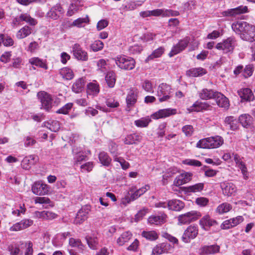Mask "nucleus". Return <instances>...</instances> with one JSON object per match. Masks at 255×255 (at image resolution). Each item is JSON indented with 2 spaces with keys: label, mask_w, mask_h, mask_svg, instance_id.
<instances>
[{
  "label": "nucleus",
  "mask_w": 255,
  "mask_h": 255,
  "mask_svg": "<svg viewBox=\"0 0 255 255\" xmlns=\"http://www.w3.org/2000/svg\"><path fill=\"white\" fill-rule=\"evenodd\" d=\"M150 187L148 185H146L144 187L136 190L134 193L130 195V198L132 200H134L139 197L141 195L143 194L146 191L148 190Z\"/></svg>",
  "instance_id": "nucleus-42"
},
{
  "label": "nucleus",
  "mask_w": 255,
  "mask_h": 255,
  "mask_svg": "<svg viewBox=\"0 0 255 255\" xmlns=\"http://www.w3.org/2000/svg\"><path fill=\"white\" fill-rule=\"evenodd\" d=\"M214 99L220 107L225 109L229 108L230 106L229 99L222 93L217 92Z\"/></svg>",
  "instance_id": "nucleus-18"
},
{
  "label": "nucleus",
  "mask_w": 255,
  "mask_h": 255,
  "mask_svg": "<svg viewBox=\"0 0 255 255\" xmlns=\"http://www.w3.org/2000/svg\"><path fill=\"white\" fill-rule=\"evenodd\" d=\"M88 22L89 19L87 16L85 18H79L73 21V25L80 27L82 26L83 23H86Z\"/></svg>",
  "instance_id": "nucleus-56"
},
{
  "label": "nucleus",
  "mask_w": 255,
  "mask_h": 255,
  "mask_svg": "<svg viewBox=\"0 0 255 255\" xmlns=\"http://www.w3.org/2000/svg\"><path fill=\"white\" fill-rule=\"evenodd\" d=\"M141 139V136L133 133L127 135L124 139V142L126 144H133L136 143V142H139Z\"/></svg>",
  "instance_id": "nucleus-28"
},
{
  "label": "nucleus",
  "mask_w": 255,
  "mask_h": 255,
  "mask_svg": "<svg viewBox=\"0 0 255 255\" xmlns=\"http://www.w3.org/2000/svg\"><path fill=\"white\" fill-rule=\"evenodd\" d=\"M206 73V71L203 68H191L186 71V75L189 77L202 76Z\"/></svg>",
  "instance_id": "nucleus-25"
},
{
  "label": "nucleus",
  "mask_w": 255,
  "mask_h": 255,
  "mask_svg": "<svg viewBox=\"0 0 255 255\" xmlns=\"http://www.w3.org/2000/svg\"><path fill=\"white\" fill-rule=\"evenodd\" d=\"M39 160L38 156L30 155L23 158L21 162V166L23 169H29L31 165L36 163Z\"/></svg>",
  "instance_id": "nucleus-15"
},
{
  "label": "nucleus",
  "mask_w": 255,
  "mask_h": 255,
  "mask_svg": "<svg viewBox=\"0 0 255 255\" xmlns=\"http://www.w3.org/2000/svg\"><path fill=\"white\" fill-rule=\"evenodd\" d=\"M99 86L97 83L91 82L87 85V92L88 94L96 95L99 93Z\"/></svg>",
  "instance_id": "nucleus-37"
},
{
  "label": "nucleus",
  "mask_w": 255,
  "mask_h": 255,
  "mask_svg": "<svg viewBox=\"0 0 255 255\" xmlns=\"http://www.w3.org/2000/svg\"><path fill=\"white\" fill-rule=\"evenodd\" d=\"M91 210L90 205H86L83 207L77 213L74 223L76 224H80L87 218L88 214Z\"/></svg>",
  "instance_id": "nucleus-9"
},
{
  "label": "nucleus",
  "mask_w": 255,
  "mask_h": 255,
  "mask_svg": "<svg viewBox=\"0 0 255 255\" xmlns=\"http://www.w3.org/2000/svg\"><path fill=\"white\" fill-rule=\"evenodd\" d=\"M198 234V230L197 227L190 226L185 231L182 240L184 243H189L191 239H194Z\"/></svg>",
  "instance_id": "nucleus-11"
},
{
  "label": "nucleus",
  "mask_w": 255,
  "mask_h": 255,
  "mask_svg": "<svg viewBox=\"0 0 255 255\" xmlns=\"http://www.w3.org/2000/svg\"><path fill=\"white\" fill-rule=\"evenodd\" d=\"M254 67L252 65H248L246 66L244 70V76L245 78L250 77L253 72Z\"/></svg>",
  "instance_id": "nucleus-58"
},
{
  "label": "nucleus",
  "mask_w": 255,
  "mask_h": 255,
  "mask_svg": "<svg viewBox=\"0 0 255 255\" xmlns=\"http://www.w3.org/2000/svg\"><path fill=\"white\" fill-rule=\"evenodd\" d=\"M162 237L173 244H178V241L177 239L167 233H163Z\"/></svg>",
  "instance_id": "nucleus-64"
},
{
  "label": "nucleus",
  "mask_w": 255,
  "mask_h": 255,
  "mask_svg": "<svg viewBox=\"0 0 255 255\" xmlns=\"http://www.w3.org/2000/svg\"><path fill=\"white\" fill-rule=\"evenodd\" d=\"M248 12L247 6L241 5L234 8L228 9L222 12L223 16L235 17L237 15L245 13Z\"/></svg>",
  "instance_id": "nucleus-8"
},
{
  "label": "nucleus",
  "mask_w": 255,
  "mask_h": 255,
  "mask_svg": "<svg viewBox=\"0 0 255 255\" xmlns=\"http://www.w3.org/2000/svg\"><path fill=\"white\" fill-rule=\"evenodd\" d=\"M72 52L76 59L84 61L88 60V56L87 52L84 51L79 44H75L72 46Z\"/></svg>",
  "instance_id": "nucleus-10"
},
{
  "label": "nucleus",
  "mask_w": 255,
  "mask_h": 255,
  "mask_svg": "<svg viewBox=\"0 0 255 255\" xmlns=\"http://www.w3.org/2000/svg\"><path fill=\"white\" fill-rule=\"evenodd\" d=\"M31 28L28 26H24L18 31L16 37L18 39L24 38L31 33Z\"/></svg>",
  "instance_id": "nucleus-32"
},
{
  "label": "nucleus",
  "mask_w": 255,
  "mask_h": 255,
  "mask_svg": "<svg viewBox=\"0 0 255 255\" xmlns=\"http://www.w3.org/2000/svg\"><path fill=\"white\" fill-rule=\"evenodd\" d=\"M141 235L151 241H155L158 238V234L155 231H144L142 232Z\"/></svg>",
  "instance_id": "nucleus-36"
},
{
  "label": "nucleus",
  "mask_w": 255,
  "mask_h": 255,
  "mask_svg": "<svg viewBox=\"0 0 255 255\" xmlns=\"http://www.w3.org/2000/svg\"><path fill=\"white\" fill-rule=\"evenodd\" d=\"M151 121L149 118H141L139 120H136L134 122L135 125L140 128L146 127L150 122Z\"/></svg>",
  "instance_id": "nucleus-49"
},
{
  "label": "nucleus",
  "mask_w": 255,
  "mask_h": 255,
  "mask_svg": "<svg viewBox=\"0 0 255 255\" xmlns=\"http://www.w3.org/2000/svg\"><path fill=\"white\" fill-rule=\"evenodd\" d=\"M195 202L199 206H205L208 204L209 200L205 197H198L196 199Z\"/></svg>",
  "instance_id": "nucleus-63"
},
{
  "label": "nucleus",
  "mask_w": 255,
  "mask_h": 255,
  "mask_svg": "<svg viewBox=\"0 0 255 255\" xmlns=\"http://www.w3.org/2000/svg\"><path fill=\"white\" fill-rule=\"evenodd\" d=\"M136 5L133 2H129L126 4H123L122 9L124 10H132L135 8Z\"/></svg>",
  "instance_id": "nucleus-59"
},
{
  "label": "nucleus",
  "mask_w": 255,
  "mask_h": 255,
  "mask_svg": "<svg viewBox=\"0 0 255 255\" xmlns=\"http://www.w3.org/2000/svg\"><path fill=\"white\" fill-rule=\"evenodd\" d=\"M99 159L100 162L104 166H109L111 162V158L104 151L101 152L99 153Z\"/></svg>",
  "instance_id": "nucleus-44"
},
{
  "label": "nucleus",
  "mask_w": 255,
  "mask_h": 255,
  "mask_svg": "<svg viewBox=\"0 0 255 255\" xmlns=\"http://www.w3.org/2000/svg\"><path fill=\"white\" fill-rule=\"evenodd\" d=\"M176 113V110L172 109H165L160 110L158 112L152 115L151 117L154 119L163 118L174 115Z\"/></svg>",
  "instance_id": "nucleus-19"
},
{
  "label": "nucleus",
  "mask_w": 255,
  "mask_h": 255,
  "mask_svg": "<svg viewBox=\"0 0 255 255\" xmlns=\"http://www.w3.org/2000/svg\"><path fill=\"white\" fill-rule=\"evenodd\" d=\"M182 130L186 136H191L194 132V128L191 125H186L183 127Z\"/></svg>",
  "instance_id": "nucleus-54"
},
{
  "label": "nucleus",
  "mask_w": 255,
  "mask_h": 255,
  "mask_svg": "<svg viewBox=\"0 0 255 255\" xmlns=\"http://www.w3.org/2000/svg\"><path fill=\"white\" fill-rule=\"evenodd\" d=\"M237 45L235 38L230 37L223 40L222 42L218 43L216 48L218 50H222L224 53L232 52Z\"/></svg>",
  "instance_id": "nucleus-4"
},
{
  "label": "nucleus",
  "mask_w": 255,
  "mask_h": 255,
  "mask_svg": "<svg viewBox=\"0 0 255 255\" xmlns=\"http://www.w3.org/2000/svg\"><path fill=\"white\" fill-rule=\"evenodd\" d=\"M20 19L22 21H25L31 26H35L37 23L36 19L32 18L27 13H22L20 15Z\"/></svg>",
  "instance_id": "nucleus-41"
},
{
  "label": "nucleus",
  "mask_w": 255,
  "mask_h": 255,
  "mask_svg": "<svg viewBox=\"0 0 255 255\" xmlns=\"http://www.w3.org/2000/svg\"><path fill=\"white\" fill-rule=\"evenodd\" d=\"M252 118L248 114H243L239 117V121L244 128H248L252 123Z\"/></svg>",
  "instance_id": "nucleus-29"
},
{
  "label": "nucleus",
  "mask_w": 255,
  "mask_h": 255,
  "mask_svg": "<svg viewBox=\"0 0 255 255\" xmlns=\"http://www.w3.org/2000/svg\"><path fill=\"white\" fill-rule=\"evenodd\" d=\"M59 73L62 78L67 80H71L74 77V73L72 70L68 67L62 68Z\"/></svg>",
  "instance_id": "nucleus-35"
},
{
  "label": "nucleus",
  "mask_w": 255,
  "mask_h": 255,
  "mask_svg": "<svg viewBox=\"0 0 255 255\" xmlns=\"http://www.w3.org/2000/svg\"><path fill=\"white\" fill-rule=\"evenodd\" d=\"M114 160L116 161L119 162L120 163V164L123 169H125V170L127 169L129 166V163L127 161H126L124 159H123L122 158L116 157L115 158Z\"/></svg>",
  "instance_id": "nucleus-61"
},
{
  "label": "nucleus",
  "mask_w": 255,
  "mask_h": 255,
  "mask_svg": "<svg viewBox=\"0 0 255 255\" xmlns=\"http://www.w3.org/2000/svg\"><path fill=\"white\" fill-rule=\"evenodd\" d=\"M137 95L133 91L131 90L127 95L126 102L127 104V110L130 111V108L132 107L136 102Z\"/></svg>",
  "instance_id": "nucleus-27"
},
{
  "label": "nucleus",
  "mask_w": 255,
  "mask_h": 255,
  "mask_svg": "<svg viewBox=\"0 0 255 255\" xmlns=\"http://www.w3.org/2000/svg\"><path fill=\"white\" fill-rule=\"evenodd\" d=\"M164 48L162 47H160L157 49H155L152 52V53L149 55L146 59V62H148L150 60H153L154 58L160 57L164 53Z\"/></svg>",
  "instance_id": "nucleus-39"
},
{
  "label": "nucleus",
  "mask_w": 255,
  "mask_h": 255,
  "mask_svg": "<svg viewBox=\"0 0 255 255\" xmlns=\"http://www.w3.org/2000/svg\"><path fill=\"white\" fill-rule=\"evenodd\" d=\"M232 208V206L228 203H223L218 206L216 212L219 214H223L230 211Z\"/></svg>",
  "instance_id": "nucleus-45"
},
{
  "label": "nucleus",
  "mask_w": 255,
  "mask_h": 255,
  "mask_svg": "<svg viewBox=\"0 0 255 255\" xmlns=\"http://www.w3.org/2000/svg\"><path fill=\"white\" fill-rule=\"evenodd\" d=\"M85 81L84 79L79 78L76 81L72 86V91L76 93H79L84 88Z\"/></svg>",
  "instance_id": "nucleus-33"
},
{
  "label": "nucleus",
  "mask_w": 255,
  "mask_h": 255,
  "mask_svg": "<svg viewBox=\"0 0 255 255\" xmlns=\"http://www.w3.org/2000/svg\"><path fill=\"white\" fill-rule=\"evenodd\" d=\"M79 3L78 1H75L71 3L67 12L68 16L73 15L78 10Z\"/></svg>",
  "instance_id": "nucleus-47"
},
{
  "label": "nucleus",
  "mask_w": 255,
  "mask_h": 255,
  "mask_svg": "<svg viewBox=\"0 0 255 255\" xmlns=\"http://www.w3.org/2000/svg\"><path fill=\"white\" fill-rule=\"evenodd\" d=\"M217 92H214L211 89L204 88L199 92V96L201 99L207 100L211 99H215Z\"/></svg>",
  "instance_id": "nucleus-21"
},
{
  "label": "nucleus",
  "mask_w": 255,
  "mask_h": 255,
  "mask_svg": "<svg viewBox=\"0 0 255 255\" xmlns=\"http://www.w3.org/2000/svg\"><path fill=\"white\" fill-rule=\"evenodd\" d=\"M132 236V235L130 232H125L117 239V243L120 246H123L130 240Z\"/></svg>",
  "instance_id": "nucleus-26"
},
{
  "label": "nucleus",
  "mask_w": 255,
  "mask_h": 255,
  "mask_svg": "<svg viewBox=\"0 0 255 255\" xmlns=\"http://www.w3.org/2000/svg\"><path fill=\"white\" fill-rule=\"evenodd\" d=\"M167 245L162 243L153 248L151 255H159L167 252Z\"/></svg>",
  "instance_id": "nucleus-30"
},
{
  "label": "nucleus",
  "mask_w": 255,
  "mask_h": 255,
  "mask_svg": "<svg viewBox=\"0 0 255 255\" xmlns=\"http://www.w3.org/2000/svg\"><path fill=\"white\" fill-rule=\"evenodd\" d=\"M221 187L225 195L229 196L233 195L236 191L235 185L231 182H223L221 183Z\"/></svg>",
  "instance_id": "nucleus-14"
},
{
  "label": "nucleus",
  "mask_w": 255,
  "mask_h": 255,
  "mask_svg": "<svg viewBox=\"0 0 255 255\" xmlns=\"http://www.w3.org/2000/svg\"><path fill=\"white\" fill-rule=\"evenodd\" d=\"M166 215L151 216L148 219V222L151 224L159 225L164 223Z\"/></svg>",
  "instance_id": "nucleus-38"
},
{
  "label": "nucleus",
  "mask_w": 255,
  "mask_h": 255,
  "mask_svg": "<svg viewBox=\"0 0 255 255\" xmlns=\"http://www.w3.org/2000/svg\"><path fill=\"white\" fill-rule=\"evenodd\" d=\"M87 243L89 247L92 249H96L98 243V239L95 237H87Z\"/></svg>",
  "instance_id": "nucleus-51"
},
{
  "label": "nucleus",
  "mask_w": 255,
  "mask_h": 255,
  "mask_svg": "<svg viewBox=\"0 0 255 255\" xmlns=\"http://www.w3.org/2000/svg\"><path fill=\"white\" fill-rule=\"evenodd\" d=\"M234 160L238 168H239L243 175L244 179L248 178V170L245 163L239 158L237 155H234Z\"/></svg>",
  "instance_id": "nucleus-24"
},
{
  "label": "nucleus",
  "mask_w": 255,
  "mask_h": 255,
  "mask_svg": "<svg viewBox=\"0 0 255 255\" xmlns=\"http://www.w3.org/2000/svg\"><path fill=\"white\" fill-rule=\"evenodd\" d=\"M170 87L165 83H162L159 85L157 90V96L161 97L165 94H169Z\"/></svg>",
  "instance_id": "nucleus-40"
},
{
  "label": "nucleus",
  "mask_w": 255,
  "mask_h": 255,
  "mask_svg": "<svg viewBox=\"0 0 255 255\" xmlns=\"http://www.w3.org/2000/svg\"><path fill=\"white\" fill-rule=\"evenodd\" d=\"M209 107V105L206 103L196 102L193 104V107H194L195 111L196 112H200L203 110H206Z\"/></svg>",
  "instance_id": "nucleus-50"
},
{
  "label": "nucleus",
  "mask_w": 255,
  "mask_h": 255,
  "mask_svg": "<svg viewBox=\"0 0 255 255\" xmlns=\"http://www.w3.org/2000/svg\"><path fill=\"white\" fill-rule=\"evenodd\" d=\"M69 243L72 247L77 248L79 251H82L84 250V247L79 239L70 238Z\"/></svg>",
  "instance_id": "nucleus-46"
},
{
  "label": "nucleus",
  "mask_w": 255,
  "mask_h": 255,
  "mask_svg": "<svg viewBox=\"0 0 255 255\" xmlns=\"http://www.w3.org/2000/svg\"><path fill=\"white\" fill-rule=\"evenodd\" d=\"M38 99L41 104V108L48 111L52 108V98L51 96L44 91H40L37 94Z\"/></svg>",
  "instance_id": "nucleus-5"
},
{
  "label": "nucleus",
  "mask_w": 255,
  "mask_h": 255,
  "mask_svg": "<svg viewBox=\"0 0 255 255\" xmlns=\"http://www.w3.org/2000/svg\"><path fill=\"white\" fill-rule=\"evenodd\" d=\"M29 62L31 65L43 68L44 69L46 70L48 69L46 62L38 57H33L29 59Z\"/></svg>",
  "instance_id": "nucleus-31"
},
{
  "label": "nucleus",
  "mask_w": 255,
  "mask_h": 255,
  "mask_svg": "<svg viewBox=\"0 0 255 255\" xmlns=\"http://www.w3.org/2000/svg\"><path fill=\"white\" fill-rule=\"evenodd\" d=\"M103 47L104 43L100 40H96L91 45V47L94 51L101 50Z\"/></svg>",
  "instance_id": "nucleus-53"
},
{
  "label": "nucleus",
  "mask_w": 255,
  "mask_h": 255,
  "mask_svg": "<svg viewBox=\"0 0 255 255\" xmlns=\"http://www.w3.org/2000/svg\"><path fill=\"white\" fill-rule=\"evenodd\" d=\"M32 192L37 195H43L48 192L47 186L41 181L35 182L32 186Z\"/></svg>",
  "instance_id": "nucleus-13"
},
{
  "label": "nucleus",
  "mask_w": 255,
  "mask_h": 255,
  "mask_svg": "<svg viewBox=\"0 0 255 255\" xmlns=\"http://www.w3.org/2000/svg\"><path fill=\"white\" fill-rule=\"evenodd\" d=\"M46 126L52 131L56 132L60 128V125L58 121H52L46 123Z\"/></svg>",
  "instance_id": "nucleus-48"
},
{
  "label": "nucleus",
  "mask_w": 255,
  "mask_h": 255,
  "mask_svg": "<svg viewBox=\"0 0 255 255\" xmlns=\"http://www.w3.org/2000/svg\"><path fill=\"white\" fill-rule=\"evenodd\" d=\"M105 80L110 88L114 87L116 81L115 73L113 71L108 72L105 76Z\"/></svg>",
  "instance_id": "nucleus-34"
},
{
  "label": "nucleus",
  "mask_w": 255,
  "mask_h": 255,
  "mask_svg": "<svg viewBox=\"0 0 255 255\" xmlns=\"http://www.w3.org/2000/svg\"><path fill=\"white\" fill-rule=\"evenodd\" d=\"M116 65L121 69L130 70L135 67V60L129 57L118 56L115 58Z\"/></svg>",
  "instance_id": "nucleus-3"
},
{
  "label": "nucleus",
  "mask_w": 255,
  "mask_h": 255,
  "mask_svg": "<svg viewBox=\"0 0 255 255\" xmlns=\"http://www.w3.org/2000/svg\"><path fill=\"white\" fill-rule=\"evenodd\" d=\"M190 41V38L186 37L179 41L178 43L174 46L169 53V56L171 57L184 50L188 46Z\"/></svg>",
  "instance_id": "nucleus-7"
},
{
  "label": "nucleus",
  "mask_w": 255,
  "mask_h": 255,
  "mask_svg": "<svg viewBox=\"0 0 255 255\" xmlns=\"http://www.w3.org/2000/svg\"><path fill=\"white\" fill-rule=\"evenodd\" d=\"M143 89L148 92H153L151 83L148 80H145L142 84Z\"/></svg>",
  "instance_id": "nucleus-62"
},
{
  "label": "nucleus",
  "mask_w": 255,
  "mask_h": 255,
  "mask_svg": "<svg viewBox=\"0 0 255 255\" xmlns=\"http://www.w3.org/2000/svg\"><path fill=\"white\" fill-rule=\"evenodd\" d=\"M220 247L216 245L204 246L200 249V254L202 255L213 254L219 252Z\"/></svg>",
  "instance_id": "nucleus-23"
},
{
  "label": "nucleus",
  "mask_w": 255,
  "mask_h": 255,
  "mask_svg": "<svg viewBox=\"0 0 255 255\" xmlns=\"http://www.w3.org/2000/svg\"><path fill=\"white\" fill-rule=\"evenodd\" d=\"M64 12V9L60 4H56L52 6L47 13L46 16L48 18L56 20L59 18L60 15Z\"/></svg>",
  "instance_id": "nucleus-12"
},
{
  "label": "nucleus",
  "mask_w": 255,
  "mask_h": 255,
  "mask_svg": "<svg viewBox=\"0 0 255 255\" xmlns=\"http://www.w3.org/2000/svg\"><path fill=\"white\" fill-rule=\"evenodd\" d=\"M192 174L185 172L181 174L174 180V183L176 186H180L189 182L191 180Z\"/></svg>",
  "instance_id": "nucleus-17"
},
{
  "label": "nucleus",
  "mask_w": 255,
  "mask_h": 255,
  "mask_svg": "<svg viewBox=\"0 0 255 255\" xmlns=\"http://www.w3.org/2000/svg\"><path fill=\"white\" fill-rule=\"evenodd\" d=\"M216 224L217 222L211 218L208 215L203 216L199 221L200 225L205 230H208V228Z\"/></svg>",
  "instance_id": "nucleus-16"
},
{
  "label": "nucleus",
  "mask_w": 255,
  "mask_h": 255,
  "mask_svg": "<svg viewBox=\"0 0 255 255\" xmlns=\"http://www.w3.org/2000/svg\"><path fill=\"white\" fill-rule=\"evenodd\" d=\"M148 209L145 208H143L140 211L138 212V213L135 216V220L136 222L140 220L143 216H144L147 213Z\"/></svg>",
  "instance_id": "nucleus-60"
},
{
  "label": "nucleus",
  "mask_w": 255,
  "mask_h": 255,
  "mask_svg": "<svg viewBox=\"0 0 255 255\" xmlns=\"http://www.w3.org/2000/svg\"><path fill=\"white\" fill-rule=\"evenodd\" d=\"M223 143V138L217 135L200 139L197 143L196 146L202 148H216L221 146Z\"/></svg>",
  "instance_id": "nucleus-2"
},
{
  "label": "nucleus",
  "mask_w": 255,
  "mask_h": 255,
  "mask_svg": "<svg viewBox=\"0 0 255 255\" xmlns=\"http://www.w3.org/2000/svg\"><path fill=\"white\" fill-rule=\"evenodd\" d=\"M200 216L201 215L199 213L192 211L180 215L178 217V221L182 224H188L197 220Z\"/></svg>",
  "instance_id": "nucleus-6"
},
{
  "label": "nucleus",
  "mask_w": 255,
  "mask_h": 255,
  "mask_svg": "<svg viewBox=\"0 0 255 255\" xmlns=\"http://www.w3.org/2000/svg\"><path fill=\"white\" fill-rule=\"evenodd\" d=\"M184 164L200 167L202 165L201 162L197 160L187 159L183 161Z\"/></svg>",
  "instance_id": "nucleus-55"
},
{
  "label": "nucleus",
  "mask_w": 255,
  "mask_h": 255,
  "mask_svg": "<svg viewBox=\"0 0 255 255\" xmlns=\"http://www.w3.org/2000/svg\"><path fill=\"white\" fill-rule=\"evenodd\" d=\"M204 184L203 183H199L190 186L185 188L186 192H201L204 188Z\"/></svg>",
  "instance_id": "nucleus-43"
},
{
  "label": "nucleus",
  "mask_w": 255,
  "mask_h": 255,
  "mask_svg": "<svg viewBox=\"0 0 255 255\" xmlns=\"http://www.w3.org/2000/svg\"><path fill=\"white\" fill-rule=\"evenodd\" d=\"M232 29L240 35L242 39L249 42L255 41V26L246 21H238L232 24Z\"/></svg>",
  "instance_id": "nucleus-1"
},
{
  "label": "nucleus",
  "mask_w": 255,
  "mask_h": 255,
  "mask_svg": "<svg viewBox=\"0 0 255 255\" xmlns=\"http://www.w3.org/2000/svg\"><path fill=\"white\" fill-rule=\"evenodd\" d=\"M238 93L242 100L251 101L254 98L253 93L249 88L242 89L238 91Z\"/></svg>",
  "instance_id": "nucleus-20"
},
{
  "label": "nucleus",
  "mask_w": 255,
  "mask_h": 255,
  "mask_svg": "<svg viewBox=\"0 0 255 255\" xmlns=\"http://www.w3.org/2000/svg\"><path fill=\"white\" fill-rule=\"evenodd\" d=\"M184 207V203L179 200H171L167 202V207L169 210L179 211Z\"/></svg>",
  "instance_id": "nucleus-22"
},
{
  "label": "nucleus",
  "mask_w": 255,
  "mask_h": 255,
  "mask_svg": "<svg viewBox=\"0 0 255 255\" xmlns=\"http://www.w3.org/2000/svg\"><path fill=\"white\" fill-rule=\"evenodd\" d=\"M72 106V103H67L63 107H62L58 111H57L56 113L58 114H62L65 115L69 113V111L71 109Z\"/></svg>",
  "instance_id": "nucleus-52"
},
{
  "label": "nucleus",
  "mask_w": 255,
  "mask_h": 255,
  "mask_svg": "<svg viewBox=\"0 0 255 255\" xmlns=\"http://www.w3.org/2000/svg\"><path fill=\"white\" fill-rule=\"evenodd\" d=\"M107 65L106 61L103 59L99 60L97 62V70L102 72H105L106 71V66Z\"/></svg>",
  "instance_id": "nucleus-57"
}]
</instances>
